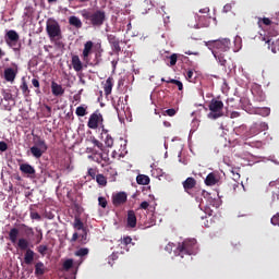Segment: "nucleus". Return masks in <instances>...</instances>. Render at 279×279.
Masks as SVG:
<instances>
[{
	"label": "nucleus",
	"instance_id": "obj_2",
	"mask_svg": "<svg viewBox=\"0 0 279 279\" xmlns=\"http://www.w3.org/2000/svg\"><path fill=\"white\" fill-rule=\"evenodd\" d=\"M81 15L84 17L85 24L93 26L94 28H100L107 20L106 11L102 9H96V11L83 9V11H81Z\"/></svg>",
	"mask_w": 279,
	"mask_h": 279
},
{
	"label": "nucleus",
	"instance_id": "obj_28",
	"mask_svg": "<svg viewBox=\"0 0 279 279\" xmlns=\"http://www.w3.org/2000/svg\"><path fill=\"white\" fill-rule=\"evenodd\" d=\"M125 102H124V98H119L117 105L114 106L116 111L118 112V114L125 112Z\"/></svg>",
	"mask_w": 279,
	"mask_h": 279
},
{
	"label": "nucleus",
	"instance_id": "obj_39",
	"mask_svg": "<svg viewBox=\"0 0 279 279\" xmlns=\"http://www.w3.org/2000/svg\"><path fill=\"white\" fill-rule=\"evenodd\" d=\"M229 187L232 189V191H236V189H240V187H244L243 183H241L240 185V182L239 181H234L233 179L230 181L229 183Z\"/></svg>",
	"mask_w": 279,
	"mask_h": 279
},
{
	"label": "nucleus",
	"instance_id": "obj_18",
	"mask_svg": "<svg viewBox=\"0 0 279 279\" xmlns=\"http://www.w3.org/2000/svg\"><path fill=\"white\" fill-rule=\"evenodd\" d=\"M20 170L22 172H24V174H28L31 177H33L34 174H36V170L34 168V166H32V163H21L20 165Z\"/></svg>",
	"mask_w": 279,
	"mask_h": 279
},
{
	"label": "nucleus",
	"instance_id": "obj_57",
	"mask_svg": "<svg viewBox=\"0 0 279 279\" xmlns=\"http://www.w3.org/2000/svg\"><path fill=\"white\" fill-rule=\"evenodd\" d=\"M241 174L232 170V180L240 182Z\"/></svg>",
	"mask_w": 279,
	"mask_h": 279
},
{
	"label": "nucleus",
	"instance_id": "obj_14",
	"mask_svg": "<svg viewBox=\"0 0 279 279\" xmlns=\"http://www.w3.org/2000/svg\"><path fill=\"white\" fill-rule=\"evenodd\" d=\"M17 73H19L17 69H11V68L5 69L4 70V80L13 83L14 80H16V77H17Z\"/></svg>",
	"mask_w": 279,
	"mask_h": 279
},
{
	"label": "nucleus",
	"instance_id": "obj_54",
	"mask_svg": "<svg viewBox=\"0 0 279 279\" xmlns=\"http://www.w3.org/2000/svg\"><path fill=\"white\" fill-rule=\"evenodd\" d=\"M269 125L265 121H262L259 123V132H264L265 130H268Z\"/></svg>",
	"mask_w": 279,
	"mask_h": 279
},
{
	"label": "nucleus",
	"instance_id": "obj_50",
	"mask_svg": "<svg viewBox=\"0 0 279 279\" xmlns=\"http://www.w3.org/2000/svg\"><path fill=\"white\" fill-rule=\"evenodd\" d=\"M31 219L40 221L41 215H39V213H35L34 210H31Z\"/></svg>",
	"mask_w": 279,
	"mask_h": 279
},
{
	"label": "nucleus",
	"instance_id": "obj_40",
	"mask_svg": "<svg viewBox=\"0 0 279 279\" xmlns=\"http://www.w3.org/2000/svg\"><path fill=\"white\" fill-rule=\"evenodd\" d=\"M105 144L107 147H113L114 145V138L110 134H108V132L107 136L105 137Z\"/></svg>",
	"mask_w": 279,
	"mask_h": 279
},
{
	"label": "nucleus",
	"instance_id": "obj_49",
	"mask_svg": "<svg viewBox=\"0 0 279 279\" xmlns=\"http://www.w3.org/2000/svg\"><path fill=\"white\" fill-rule=\"evenodd\" d=\"M177 62H178V53H172L170 56V66H175Z\"/></svg>",
	"mask_w": 279,
	"mask_h": 279
},
{
	"label": "nucleus",
	"instance_id": "obj_35",
	"mask_svg": "<svg viewBox=\"0 0 279 279\" xmlns=\"http://www.w3.org/2000/svg\"><path fill=\"white\" fill-rule=\"evenodd\" d=\"M87 113L88 111L85 105H81V107H76L75 114H77V117H85V114Z\"/></svg>",
	"mask_w": 279,
	"mask_h": 279
},
{
	"label": "nucleus",
	"instance_id": "obj_30",
	"mask_svg": "<svg viewBox=\"0 0 279 279\" xmlns=\"http://www.w3.org/2000/svg\"><path fill=\"white\" fill-rule=\"evenodd\" d=\"M17 246L21 251H26L27 252V248L29 246V242L26 238H20L19 241H17Z\"/></svg>",
	"mask_w": 279,
	"mask_h": 279
},
{
	"label": "nucleus",
	"instance_id": "obj_42",
	"mask_svg": "<svg viewBox=\"0 0 279 279\" xmlns=\"http://www.w3.org/2000/svg\"><path fill=\"white\" fill-rule=\"evenodd\" d=\"M89 248H78V251L75 252L76 257H85L88 255Z\"/></svg>",
	"mask_w": 279,
	"mask_h": 279
},
{
	"label": "nucleus",
	"instance_id": "obj_41",
	"mask_svg": "<svg viewBox=\"0 0 279 279\" xmlns=\"http://www.w3.org/2000/svg\"><path fill=\"white\" fill-rule=\"evenodd\" d=\"M132 242L133 238H131V235H124V238L121 240V245L125 247L132 244Z\"/></svg>",
	"mask_w": 279,
	"mask_h": 279
},
{
	"label": "nucleus",
	"instance_id": "obj_26",
	"mask_svg": "<svg viewBox=\"0 0 279 279\" xmlns=\"http://www.w3.org/2000/svg\"><path fill=\"white\" fill-rule=\"evenodd\" d=\"M88 227H85L84 223H83V228H82V232L80 233V242L81 244H87L88 242Z\"/></svg>",
	"mask_w": 279,
	"mask_h": 279
},
{
	"label": "nucleus",
	"instance_id": "obj_64",
	"mask_svg": "<svg viewBox=\"0 0 279 279\" xmlns=\"http://www.w3.org/2000/svg\"><path fill=\"white\" fill-rule=\"evenodd\" d=\"M257 100H259V101L265 100V94H263V92H260L259 97L257 98Z\"/></svg>",
	"mask_w": 279,
	"mask_h": 279
},
{
	"label": "nucleus",
	"instance_id": "obj_1",
	"mask_svg": "<svg viewBox=\"0 0 279 279\" xmlns=\"http://www.w3.org/2000/svg\"><path fill=\"white\" fill-rule=\"evenodd\" d=\"M231 45V39H216L207 43V47L211 49L213 56L221 66H227L226 53L230 51Z\"/></svg>",
	"mask_w": 279,
	"mask_h": 279
},
{
	"label": "nucleus",
	"instance_id": "obj_20",
	"mask_svg": "<svg viewBox=\"0 0 279 279\" xmlns=\"http://www.w3.org/2000/svg\"><path fill=\"white\" fill-rule=\"evenodd\" d=\"M36 253L29 246H27L26 252H25V257L24 262L26 265H32L34 263Z\"/></svg>",
	"mask_w": 279,
	"mask_h": 279
},
{
	"label": "nucleus",
	"instance_id": "obj_6",
	"mask_svg": "<svg viewBox=\"0 0 279 279\" xmlns=\"http://www.w3.org/2000/svg\"><path fill=\"white\" fill-rule=\"evenodd\" d=\"M223 102L222 100H217L216 98H213L209 102V111L208 117L210 119H219V117H222L223 114Z\"/></svg>",
	"mask_w": 279,
	"mask_h": 279
},
{
	"label": "nucleus",
	"instance_id": "obj_24",
	"mask_svg": "<svg viewBox=\"0 0 279 279\" xmlns=\"http://www.w3.org/2000/svg\"><path fill=\"white\" fill-rule=\"evenodd\" d=\"M33 147H31V154L33 155V157H36V159H39L41 156V150L39 149L38 145H37V140L36 136H34L33 138Z\"/></svg>",
	"mask_w": 279,
	"mask_h": 279
},
{
	"label": "nucleus",
	"instance_id": "obj_3",
	"mask_svg": "<svg viewBox=\"0 0 279 279\" xmlns=\"http://www.w3.org/2000/svg\"><path fill=\"white\" fill-rule=\"evenodd\" d=\"M264 26H269L268 29V37H264V40H266L268 45V49H271L272 53H277V49L275 47L274 37H277L279 35V28L278 24H274L272 20L270 17H258V26L262 28ZM272 43V45H271Z\"/></svg>",
	"mask_w": 279,
	"mask_h": 279
},
{
	"label": "nucleus",
	"instance_id": "obj_44",
	"mask_svg": "<svg viewBox=\"0 0 279 279\" xmlns=\"http://www.w3.org/2000/svg\"><path fill=\"white\" fill-rule=\"evenodd\" d=\"M32 84L36 88L35 89L36 94H40V81H39V78H32Z\"/></svg>",
	"mask_w": 279,
	"mask_h": 279
},
{
	"label": "nucleus",
	"instance_id": "obj_31",
	"mask_svg": "<svg viewBox=\"0 0 279 279\" xmlns=\"http://www.w3.org/2000/svg\"><path fill=\"white\" fill-rule=\"evenodd\" d=\"M20 88L22 89V93L24 96H29L31 89H29L27 81H26V78H24V76L22 78V84L20 85Z\"/></svg>",
	"mask_w": 279,
	"mask_h": 279
},
{
	"label": "nucleus",
	"instance_id": "obj_34",
	"mask_svg": "<svg viewBox=\"0 0 279 279\" xmlns=\"http://www.w3.org/2000/svg\"><path fill=\"white\" fill-rule=\"evenodd\" d=\"M36 250L41 257H45L49 251V246L47 244H39Z\"/></svg>",
	"mask_w": 279,
	"mask_h": 279
},
{
	"label": "nucleus",
	"instance_id": "obj_4",
	"mask_svg": "<svg viewBox=\"0 0 279 279\" xmlns=\"http://www.w3.org/2000/svg\"><path fill=\"white\" fill-rule=\"evenodd\" d=\"M197 251V240L195 238L184 240L183 242H180L174 251V255L184 257L187 255V257H191V255H195Z\"/></svg>",
	"mask_w": 279,
	"mask_h": 279
},
{
	"label": "nucleus",
	"instance_id": "obj_53",
	"mask_svg": "<svg viewBox=\"0 0 279 279\" xmlns=\"http://www.w3.org/2000/svg\"><path fill=\"white\" fill-rule=\"evenodd\" d=\"M270 221H271L272 226H279V213H277V215H274V217Z\"/></svg>",
	"mask_w": 279,
	"mask_h": 279
},
{
	"label": "nucleus",
	"instance_id": "obj_52",
	"mask_svg": "<svg viewBox=\"0 0 279 279\" xmlns=\"http://www.w3.org/2000/svg\"><path fill=\"white\" fill-rule=\"evenodd\" d=\"M93 145H95V147H98V149H104V144L100 143V141H98L97 138H93Z\"/></svg>",
	"mask_w": 279,
	"mask_h": 279
},
{
	"label": "nucleus",
	"instance_id": "obj_48",
	"mask_svg": "<svg viewBox=\"0 0 279 279\" xmlns=\"http://www.w3.org/2000/svg\"><path fill=\"white\" fill-rule=\"evenodd\" d=\"M102 51H104V49H102L101 44H100L99 48H98V51H96V53H95L96 64H99V58H101Z\"/></svg>",
	"mask_w": 279,
	"mask_h": 279
},
{
	"label": "nucleus",
	"instance_id": "obj_59",
	"mask_svg": "<svg viewBox=\"0 0 279 279\" xmlns=\"http://www.w3.org/2000/svg\"><path fill=\"white\" fill-rule=\"evenodd\" d=\"M80 238V233L78 231H74L72 238H71V242H76V240H78Z\"/></svg>",
	"mask_w": 279,
	"mask_h": 279
},
{
	"label": "nucleus",
	"instance_id": "obj_60",
	"mask_svg": "<svg viewBox=\"0 0 279 279\" xmlns=\"http://www.w3.org/2000/svg\"><path fill=\"white\" fill-rule=\"evenodd\" d=\"M166 113L169 117H174V114H177V110L175 109H167Z\"/></svg>",
	"mask_w": 279,
	"mask_h": 279
},
{
	"label": "nucleus",
	"instance_id": "obj_43",
	"mask_svg": "<svg viewBox=\"0 0 279 279\" xmlns=\"http://www.w3.org/2000/svg\"><path fill=\"white\" fill-rule=\"evenodd\" d=\"M167 83H173L174 85H177L179 87L180 90L183 89V83H182V81H179L178 78H169L167 81Z\"/></svg>",
	"mask_w": 279,
	"mask_h": 279
},
{
	"label": "nucleus",
	"instance_id": "obj_7",
	"mask_svg": "<svg viewBox=\"0 0 279 279\" xmlns=\"http://www.w3.org/2000/svg\"><path fill=\"white\" fill-rule=\"evenodd\" d=\"M101 123H104V116H101L99 110L94 111V113H92V116H89V119L87 121V125L92 130H97V128H99V125H101Z\"/></svg>",
	"mask_w": 279,
	"mask_h": 279
},
{
	"label": "nucleus",
	"instance_id": "obj_27",
	"mask_svg": "<svg viewBox=\"0 0 279 279\" xmlns=\"http://www.w3.org/2000/svg\"><path fill=\"white\" fill-rule=\"evenodd\" d=\"M137 184L138 185H149L150 179L147 174H137Z\"/></svg>",
	"mask_w": 279,
	"mask_h": 279
},
{
	"label": "nucleus",
	"instance_id": "obj_46",
	"mask_svg": "<svg viewBox=\"0 0 279 279\" xmlns=\"http://www.w3.org/2000/svg\"><path fill=\"white\" fill-rule=\"evenodd\" d=\"M73 265H74V259H66L63 264V269L68 271L69 269H71V267H73Z\"/></svg>",
	"mask_w": 279,
	"mask_h": 279
},
{
	"label": "nucleus",
	"instance_id": "obj_62",
	"mask_svg": "<svg viewBox=\"0 0 279 279\" xmlns=\"http://www.w3.org/2000/svg\"><path fill=\"white\" fill-rule=\"evenodd\" d=\"M43 238H44V233L43 231H39V234L37 235V244L41 242Z\"/></svg>",
	"mask_w": 279,
	"mask_h": 279
},
{
	"label": "nucleus",
	"instance_id": "obj_36",
	"mask_svg": "<svg viewBox=\"0 0 279 279\" xmlns=\"http://www.w3.org/2000/svg\"><path fill=\"white\" fill-rule=\"evenodd\" d=\"M260 133V123H253L250 128V134L256 136V134Z\"/></svg>",
	"mask_w": 279,
	"mask_h": 279
},
{
	"label": "nucleus",
	"instance_id": "obj_56",
	"mask_svg": "<svg viewBox=\"0 0 279 279\" xmlns=\"http://www.w3.org/2000/svg\"><path fill=\"white\" fill-rule=\"evenodd\" d=\"M8 150V143L4 141H0V151H7Z\"/></svg>",
	"mask_w": 279,
	"mask_h": 279
},
{
	"label": "nucleus",
	"instance_id": "obj_63",
	"mask_svg": "<svg viewBox=\"0 0 279 279\" xmlns=\"http://www.w3.org/2000/svg\"><path fill=\"white\" fill-rule=\"evenodd\" d=\"M231 9H232V4H225V7H223V10L225 11H231Z\"/></svg>",
	"mask_w": 279,
	"mask_h": 279
},
{
	"label": "nucleus",
	"instance_id": "obj_22",
	"mask_svg": "<svg viewBox=\"0 0 279 279\" xmlns=\"http://www.w3.org/2000/svg\"><path fill=\"white\" fill-rule=\"evenodd\" d=\"M19 235L20 229H17V227H12V229L9 231V240L12 242V244H16Z\"/></svg>",
	"mask_w": 279,
	"mask_h": 279
},
{
	"label": "nucleus",
	"instance_id": "obj_47",
	"mask_svg": "<svg viewBox=\"0 0 279 279\" xmlns=\"http://www.w3.org/2000/svg\"><path fill=\"white\" fill-rule=\"evenodd\" d=\"M98 204H99V206H101L102 208H107V206H108L107 198L104 197V196H99V197H98Z\"/></svg>",
	"mask_w": 279,
	"mask_h": 279
},
{
	"label": "nucleus",
	"instance_id": "obj_25",
	"mask_svg": "<svg viewBox=\"0 0 279 279\" xmlns=\"http://www.w3.org/2000/svg\"><path fill=\"white\" fill-rule=\"evenodd\" d=\"M69 24L75 28H82L83 26V22L80 17H77V15H71L69 17Z\"/></svg>",
	"mask_w": 279,
	"mask_h": 279
},
{
	"label": "nucleus",
	"instance_id": "obj_61",
	"mask_svg": "<svg viewBox=\"0 0 279 279\" xmlns=\"http://www.w3.org/2000/svg\"><path fill=\"white\" fill-rule=\"evenodd\" d=\"M141 208H143L144 210H147V208H149V202H146V201L142 202Z\"/></svg>",
	"mask_w": 279,
	"mask_h": 279
},
{
	"label": "nucleus",
	"instance_id": "obj_19",
	"mask_svg": "<svg viewBox=\"0 0 279 279\" xmlns=\"http://www.w3.org/2000/svg\"><path fill=\"white\" fill-rule=\"evenodd\" d=\"M48 271V267L45 266L44 262H37L35 264V276H44Z\"/></svg>",
	"mask_w": 279,
	"mask_h": 279
},
{
	"label": "nucleus",
	"instance_id": "obj_16",
	"mask_svg": "<svg viewBox=\"0 0 279 279\" xmlns=\"http://www.w3.org/2000/svg\"><path fill=\"white\" fill-rule=\"evenodd\" d=\"M36 137V145L38 146V149L40 151V157H43L44 154L48 150V145L45 141V138H41V136H35Z\"/></svg>",
	"mask_w": 279,
	"mask_h": 279
},
{
	"label": "nucleus",
	"instance_id": "obj_11",
	"mask_svg": "<svg viewBox=\"0 0 279 279\" xmlns=\"http://www.w3.org/2000/svg\"><path fill=\"white\" fill-rule=\"evenodd\" d=\"M197 181L194 179V177H187L185 181H183V187L186 193H190L192 189L196 187Z\"/></svg>",
	"mask_w": 279,
	"mask_h": 279
},
{
	"label": "nucleus",
	"instance_id": "obj_12",
	"mask_svg": "<svg viewBox=\"0 0 279 279\" xmlns=\"http://www.w3.org/2000/svg\"><path fill=\"white\" fill-rule=\"evenodd\" d=\"M128 228H136L137 226V217L135 215V210H129L128 219H126Z\"/></svg>",
	"mask_w": 279,
	"mask_h": 279
},
{
	"label": "nucleus",
	"instance_id": "obj_10",
	"mask_svg": "<svg viewBox=\"0 0 279 279\" xmlns=\"http://www.w3.org/2000/svg\"><path fill=\"white\" fill-rule=\"evenodd\" d=\"M107 39L109 40V44L111 45L114 53L119 54L121 51L120 39H118L116 35H107Z\"/></svg>",
	"mask_w": 279,
	"mask_h": 279
},
{
	"label": "nucleus",
	"instance_id": "obj_23",
	"mask_svg": "<svg viewBox=\"0 0 279 279\" xmlns=\"http://www.w3.org/2000/svg\"><path fill=\"white\" fill-rule=\"evenodd\" d=\"M199 13H202V15L197 14L196 19L198 20V22H203L204 20L210 17V8L205 7L204 9H199Z\"/></svg>",
	"mask_w": 279,
	"mask_h": 279
},
{
	"label": "nucleus",
	"instance_id": "obj_38",
	"mask_svg": "<svg viewBox=\"0 0 279 279\" xmlns=\"http://www.w3.org/2000/svg\"><path fill=\"white\" fill-rule=\"evenodd\" d=\"M73 228H74V230H81L82 231V228H84V223H83L81 217H75Z\"/></svg>",
	"mask_w": 279,
	"mask_h": 279
},
{
	"label": "nucleus",
	"instance_id": "obj_37",
	"mask_svg": "<svg viewBox=\"0 0 279 279\" xmlns=\"http://www.w3.org/2000/svg\"><path fill=\"white\" fill-rule=\"evenodd\" d=\"M255 113L262 114L263 117H269L271 109L269 107H263L262 109H255Z\"/></svg>",
	"mask_w": 279,
	"mask_h": 279
},
{
	"label": "nucleus",
	"instance_id": "obj_58",
	"mask_svg": "<svg viewBox=\"0 0 279 279\" xmlns=\"http://www.w3.org/2000/svg\"><path fill=\"white\" fill-rule=\"evenodd\" d=\"M186 80L192 81L194 80V71L193 70H189L186 73Z\"/></svg>",
	"mask_w": 279,
	"mask_h": 279
},
{
	"label": "nucleus",
	"instance_id": "obj_32",
	"mask_svg": "<svg viewBox=\"0 0 279 279\" xmlns=\"http://www.w3.org/2000/svg\"><path fill=\"white\" fill-rule=\"evenodd\" d=\"M7 37L9 38V40H12L13 43H17V40H20V35L19 33H16V31H9L7 33Z\"/></svg>",
	"mask_w": 279,
	"mask_h": 279
},
{
	"label": "nucleus",
	"instance_id": "obj_8",
	"mask_svg": "<svg viewBox=\"0 0 279 279\" xmlns=\"http://www.w3.org/2000/svg\"><path fill=\"white\" fill-rule=\"evenodd\" d=\"M95 43L94 41H86L84 43V49L82 53V59L86 64H90V56L94 52Z\"/></svg>",
	"mask_w": 279,
	"mask_h": 279
},
{
	"label": "nucleus",
	"instance_id": "obj_55",
	"mask_svg": "<svg viewBox=\"0 0 279 279\" xmlns=\"http://www.w3.org/2000/svg\"><path fill=\"white\" fill-rule=\"evenodd\" d=\"M88 174H89V177H92V179H96L97 170L95 168H89Z\"/></svg>",
	"mask_w": 279,
	"mask_h": 279
},
{
	"label": "nucleus",
	"instance_id": "obj_21",
	"mask_svg": "<svg viewBox=\"0 0 279 279\" xmlns=\"http://www.w3.org/2000/svg\"><path fill=\"white\" fill-rule=\"evenodd\" d=\"M94 159L95 161H98V163H101V161L108 163L110 161V156L108 153H94Z\"/></svg>",
	"mask_w": 279,
	"mask_h": 279
},
{
	"label": "nucleus",
	"instance_id": "obj_45",
	"mask_svg": "<svg viewBox=\"0 0 279 279\" xmlns=\"http://www.w3.org/2000/svg\"><path fill=\"white\" fill-rule=\"evenodd\" d=\"M2 96L4 100H14L13 94H11V92H7L5 89L2 92Z\"/></svg>",
	"mask_w": 279,
	"mask_h": 279
},
{
	"label": "nucleus",
	"instance_id": "obj_9",
	"mask_svg": "<svg viewBox=\"0 0 279 279\" xmlns=\"http://www.w3.org/2000/svg\"><path fill=\"white\" fill-rule=\"evenodd\" d=\"M128 202V193L126 192H118L112 193V204L116 207L122 206Z\"/></svg>",
	"mask_w": 279,
	"mask_h": 279
},
{
	"label": "nucleus",
	"instance_id": "obj_29",
	"mask_svg": "<svg viewBox=\"0 0 279 279\" xmlns=\"http://www.w3.org/2000/svg\"><path fill=\"white\" fill-rule=\"evenodd\" d=\"M205 183L206 185H216L218 183V179L216 174L214 172H210L209 174H207L205 179Z\"/></svg>",
	"mask_w": 279,
	"mask_h": 279
},
{
	"label": "nucleus",
	"instance_id": "obj_15",
	"mask_svg": "<svg viewBox=\"0 0 279 279\" xmlns=\"http://www.w3.org/2000/svg\"><path fill=\"white\" fill-rule=\"evenodd\" d=\"M51 92H52L53 96H63L65 89H64V87H62V85L57 83V81H52L51 82Z\"/></svg>",
	"mask_w": 279,
	"mask_h": 279
},
{
	"label": "nucleus",
	"instance_id": "obj_5",
	"mask_svg": "<svg viewBox=\"0 0 279 279\" xmlns=\"http://www.w3.org/2000/svg\"><path fill=\"white\" fill-rule=\"evenodd\" d=\"M46 32L50 40H61L62 38V28L57 22V20H53L52 17H49L46 23Z\"/></svg>",
	"mask_w": 279,
	"mask_h": 279
},
{
	"label": "nucleus",
	"instance_id": "obj_33",
	"mask_svg": "<svg viewBox=\"0 0 279 279\" xmlns=\"http://www.w3.org/2000/svg\"><path fill=\"white\" fill-rule=\"evenodd\" d=\"M96 182L101 187H106V185L108 183L107 178L105 177V174H96Z\"/></svg>",
	"mask_w": 279,
	"mask_h": 279
},
{
	"label": "nucleus",
	"instance_id": "obj_17",
	"mask_svg": "<svg viewBox=\"0 0 279 279\" xmlns=\"http://www.w3.org/2000/svg\"><path fill=\"white\" fill-rule=\"evenodd\" d=\"M113 85H114L113 76H108V78L106 80V83L104 84L106 96H110V94H112Z\"/></svg>",
	"mask_w": 279,
	"mask_h": 279
},
{
	"label": "nucleus",
	"instance_id": "obj_51",
	"mask_svg": "<svg viewBox=\"0 0 279 279\" xmlns=\"http://www.w3.org/2000/svg\"><path fill=\"white\" fill-rule=\"evenodd\" d=\"M22 228H25L26 235H34V227L25 226V223H22Z\"/></svg>",
	"mask_w": 279,
	"mask_h": 279
},
{
	"label": "nucleus",
	"instance_id": "obj_13",
	"mask_svg": "<svg viewBox=\"0 0 279 279\" xmlns=\"http://www.w3.org/2000/svg\"><path fill=\"white\" fill-rule=\"evenodd\" d=\"M72 66L74 71H76V73H80L81 71H83L84 64L80 56L77 54L72 56Z\"/></svg>",
	"mask_w": 279,
	"mask_h": 279
}]
</instances>
